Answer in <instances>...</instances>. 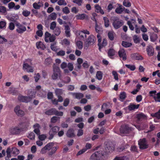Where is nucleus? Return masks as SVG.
I'll return each mask as SVG.
<instances>
[{"instance_id": "nucleus-1", "label": "nucleus", "mask_w": 160, "mask_h": 160, "mask_svg": "<svg viewBox=\"0 0 160 160\" xmlns=\"http://www.w3.org/2000/svg\"><path fill=\"white\" fill-rule=\"evenodd\" d=\"M106 155V152L103 150L96 151L92 154L89 160H103Z\"/></svg>"}, {"instance_id": "nucleus-2", "label": "nucleus", "mask_w": 160, "mask_h": 160, "mask_svg": "<svg viewBox=\"0 0 160 160\" xmlns=\"http://www.w3.org/2000/svg\"><path fill=\"white\" fill-rule=\"evenodd\" d=\"M61 71L59 68L57 66H53V73L52 75L51 78L54 80H57L58 79L61 80Z\"/></svg>"}, {"instance_id": "nucleus-3", "label": "nucleus", "mask_w": 160, "mask_h": 160, "mask_svg": "<svg viewBox=\"0 0 160 160\" xmlns=\"http://www.w3.org/2000/svg\"><path fill=\"white\" fill-rule=\"evenodd\" d=\"M44 113L46 115L48 116L55 115L59 116H62L63 114L62 112L58 111L55 108L46 110L44 112Z\"/></svg>"}, {"instance_id": "nucleus-4", "label": "nucleus", "mask_w": 160, "mask_h": 160, "mask_svg": "<svg viewBox=\"0 0 160 160\" xmlns=\"http://www.w3.org/2000/svg\"><path fill=\"white\" fill-rule=\"evenodd\" d=\"M123 22L120 20L117 17H114L113 19L112 25L116 29H118L121 27L123 24Z\"/></svg>"}, {"instance_id": "nucleus-5", "label": "nucleus", "mask_w": 160, "mask_h": 160, "mask_svg": "<svg viewBox=\"0 0 160 160\" xmlns=\"http://www.w3.org/2000/svg\"><path fill=\"white\" fill-rule=\"evenodd\" d=\"M54 144L53 142H50L45 146L48 151L51 150V151L48 153L49 155L52 156L56 152L57 150L56 147H53Z\"/></svg>"}, {"instance_id": "nucleus-6", "label": "nucleus", "mask_w": 160, "mask_h": 160, "mask_svg": "<svg viewBox=\"0 0 160 160\" xmlns=\"http://www.w3.org/2000/svg\"><path fill=\"white\" fill-rule=\"evenodd\" d=\"M138 144L140 149H144L147 148L148 145L145 138L140 139L138 141Z\"/></svg>"}, {"instance_id": "nucleus-7", "label": "nucleus", "mask_w": 160, "mask_h": 160, "mask_svg": "<svg viewBox=\"0 0 160 160\" xmlns=\"http://www.w3.org/2000/svg\"><path fill=\"white\" fill-rule=\"evenodd\" d=\"M15 25L17 27L16 31L18 33L21 34L26 31L27 30L26 27L19 23L17 22L15 23Z\"/></svg>"}, {"instance_id": "nucleus-8", "label": "nucleus", "mask_w": 160, "mask_h": 160, "mask_svg": "<svg viewBox=\"0 0 160 160\" xmlns=\"http://www.w3.org/2000/svg\"><path fill=\"white\" fill-rule=\"evenodd\" d=\"M95 38L93 35H91L88 38L85 42L86 47H88L89 45H92L95 42Z\"/></svg>"}, {"instance_id": "nucleus-9", "label": "nucleus", "mask_w": 160, "mask_h": 160, "mask_svg": "<svg viewBox=\"0 0 160 160\" xmlns=\"http://www.w3.org/2000/svg\"><path fill=\"white\" fill-rule=\"evenodd\" d=\"M23 69L24 70H26L28 72H32L34 71L33 67L28 63H23Z\"/></svg>"}, {"instance_id": "nucleus-10", "label": "nucleus", "mask_w": 160, "mask_h": 160, "mask_svg": "<svg viewBox=\"0 0 160 160\" xmlns=\"http://www.w3.org/2000/svg\"><path fill=\"white\" fill-rule=\"evenodd\" d=\"M14 111L17 115L19 117H22L24 115V112L20 109L19 106H16L14 109Z\"/></svg>"}, {"instance_id": "nucleus-11", "label": "nucleus", "mask_w": 160, "mask_h": 160, "mask_svg": "<svg viewBox=\"0 0 160 160\" xmlns=\"http://www.w3.org/2000/svg\"><path fill=\"white\" fill-rule=\"evenodd\" d=\"M21 131H22L18 125L14 128H11L10 131V133L13 135L19 134Z\"/></svg>"}, {"instance_id": "nucleus-12", "label": "nucleus", "mask_w": 160, "mask_h": 160, "mask_svg": "<svg viewBox=\"0 0 160 160\" xmlns=\"http://www.w3.org/2000/svg\"><path fill=\"white\" fill-rule=\"evenodd\" d=\"M136 118L137 119V122L138 123L139 122L146 119L147 117L145 114L141 113L137 114Z\"/></svg>"}, {"instance_id": "nucleus-13", "label": "nucleus", "mask_w": 160, "mask_h": 160, "mask_svg": "<svg viewBox=\"0 0 160 160\" xmlns=\"http://www.w3.org/2000/svg\"><path fill=\"white\" fill-rule=\"evenodd\" d=\"M130 130V128L127 125L124 124L121 126L120 132L122 133H128Z\"/></svg>"}, {"instance_id": "nucleus-14", "label": "nucleus", "mask_w": 160, "mask_h": 160, "mask_svg": "<svg viewBox=\"0 0 160 160\" xmlns=\"http://www.w3.org/2000/svg\"><path fill=\"white\" fill-rule=\"evenodd\" d=\"M29 123L28 122H22L18 125L22 131L26 130L29 126Z\"/></svg>"}, {"instance_id": "nucleus-15", "label": "nucleus", "mask_w": 160, "mask_h": 160, "mask_svg": "<svg viewBox=\"0 0 160 160\" xmlns=\"http://www.w3.org/2000/svg\"><path fill=\"white\" fill-rule=\"evenodd\" d=\"M106 151L104 150V151L106 152V154L108 152H112L113 149V147L112 146V145L110 142H108L106 144V147H105Z\"/></svg>"}, {"instance_id": "nucleus-16", "label": "nucleus", "mask_w": 160, "mask_h": 160, "mask_svg": "<svg viewBox=\"0 0 160 160\" xmlns=\"http://www.w3.org/2000/svg\"><path fill=\"white\" fill-rule=\"evenodd\" d=\"M119 56L121 58H122V60L125 61L127 59L126 53L123 49H121L118 52Z\"/></svg>"}, {"instance_id": "nucleus-17", "label": "nucleus", "mask_w": 160, "mask_h": 160, "mask_svg": "<svg viewBox=\"0 0 160 160\" xmlns=\"http://www.w3.org/2000/svg\"><path fill=\"white\" fill-rule=\"evenodd\" d=\"M131 56L132 58L133 59L137 60H142L143 59V57L141 55L137 53L132 54Z\"/></svg>"}, {"instance_id": "nucleus-18", "label": "nucleus", "mask_w": 160, "mask_h": 160, "mask_svg": "<svg viewBox=\"0 0 160 160\" xmlns=\"http://www.w3.org/2000/svg\"><path fill=\"white\" fill-rule=\"evenodd\" d=\"M29 98L28 96H18V99L21 102H28L31 101Z\"/></svg>"}, {"instance_id": "nucleus-19", "label": "nucleus", "mask_w": 160, "mask_h": 160, "mask_svg": "<svg viewBox=\"0 0 160 160\" xmlns=\"http://www.w3.org/2000/svg\"><path fill=\"white\" fill-rule=\"evenodd\" d=\"M146 51L149 56H152L154 55V49L152 46L149 45L147 47Z\"/></svg>"}, {"instance_id": "nucleus-20", "label": "nucleus", "mask_w": 160, "mask_h": 160, "mask_svg": "<svg viewBox=\"0 0 160 160\" xmlns=\"http://www.w3.org/2000/svg\"><path fill=\"white\" fill-rule=\"evenodd\" d=\"M71 94L73 98L79 99L84 96L83 94L81 93L71 92Z\"/></svg>"}, {"instance_id": "nucleus-21", "label": "nucleus", "mask_w": 160, "mask_h": 160, "mask_svg": "<svg viewBox=\"0 0 160 160\" xmlns=\"http://www.w3.org/2000/svg\"><path fill=\"white\" fill-rule=\"evenodd\" d=\"M36 92L34 90H29L28 91V97L30 98L31 100L32 98H34L35 97Z\"/></svg>"}, {"instance_id": "nucleus-22", "label": "nucleus", "mask_w": 160, "mask_h": 160, "mask_svg": "<svg viewBox=\"0 0 160 160\" xmlns=\"http://www.w3.org/2000/svg\"><path fill=\"white\" fill-rule=\"evenodd\" d=\"M95 8L96 9V12L97 13H100L102 15L104 13V11L99 5L97 4L95 5Z\"/></svg>"}, {"instance_id": "nucleus-23", "label": "nucleus", "mask_w": 160, "mask_h": 160, "mask_svg": "<svg viewBox=\"0 0 160 160\" xmlns=\"http://www.w3.org/2000/svg\"><path fill=\"white\" fill-rule=\"evenodd\" d=\"M139 106V104L135 105L132 103H130L128 106V108L129 111H132L134 110L135 109L138 108Z\"/></svg>"}, {"instance_id": "nucleus-24", "label": "nucleus", "mask_w": 160, "mask_h": 160, "mask_svg": "<svg viewBox=\"0 0 160 160\" xmlns=\"http://www.w3.org/2000/svg\"><path fill=\"white\" fill-rule=\"evenodd\" d=\"M37 48H40L42 50H44L46 48V47L43 43L41 42H37L36 43Z\"/></svg>"}, {"instance_id": "nucleus-25", "label": "nucleus", "mask_w": 160, "mask_h": 160, "mask_svg": "<svg viewBox=\"0 0 160 160\" xmlns=\"http://www.w3.org/2000/svg\"><path fill=\"white\" fill-rule=\"evenodd\" d=\"M115 51L113 49H109L108 52V56L111 58H113L112 57L115 55Z\"/></svg>"}, {"instance_id": "nucleus-26", "label": "nucleus", "mask_w": 160, "mask_h": 160, "mask_svg": "<svg viewBox=\"0 0 160 160\" xmlns=\"http://www.w3.org/2000/svg\"><path fill=\"white\" fill-rule=\"evenodd\" d=\"M107 44V40L104 38L103 39L102 42V43H98V45L99 46V49L100 50L103 47L106 46Z\"/></svg>"}, {"instance_id": "nucleus-27", "label": "nucleus", "mask_w": 160, "mask_h": 160, "mask_svg": "<svg viewBox=\"0 0 160 160\" xmlns=\"http://www.w3.org/2000/svg\"><path fill=\"white\" fill-rule=\"evenodd\" d=\"M66 135L68 137H72L74 136L73 130L72 129H69L67 132Z\"/></svg>"}, {"instance_id": "nucleus-28", "label": "nucleus", "mask_w": 160, "mask_h": 160, "mask_svg": "<svg viewBox=\"0 0 160 160\" xmlns=\"http://www.w3.org/2000/svg\"><path fill=\"white\" fill-rule=\"evenodd\" d=\"M95 29L96 32L99 34L102 33L103 32L102 28L98 26L97 23L95 24Z\"/></svg>"}, {"instance_id": "nucleus-29", "label": "nucleus", "mask_w": 160, "mask_h": 160, "mask_svg": "<svg viewBox=\"0 0 160 160\" xmlns=\"http://www.w3.org/2000/svg\"><path fill=\"white\" fill-rule=\"evenodd\" d=\"M124 8V7H122V5H121L119 6V8H117L116 9L115 12L118 14H121L123 11Z\"/></svg>"}, {"instance_id": "nucleus-30", "label": "nucleus", "mask_w": 160, "mask_h": 160, "mask_svg": "<svg viewBox=\"0 0 160 160\" xmlns=\"http://www.w3.org/2000/svg\"><path fill=\"white\" fill-rule=\"evenodd\" d=\"M53 33L57 36H58L61 33L60 28L58 27L53 30Z\"/></svg>"}, {"instance_id": "nucleus-31", "label": "nucleus", "mask_w": 160, "mask_h": 160, "mask_svg": "<svg viewBox=\"0 0 160 160\" xmlns=\"http://www.w3.org/2000/svg\"><path fill=\"white\" fill-rule=\"evenodd\" d=\"M103 20L104 21V26L106 27H108L109 25V21L107 17H104L103 18Z\"/></svg>"}, {"instance_id": "nucleus-32", "label": "nucleus", "mask_w": 160, "mask_h": 160, "mask_svg": "<svg viewBox=\"0 0 160 160\" xmlns=\"http://www.w3.org/2000/svg\"><path fill=\"white\" fill-rule=\"evenodd\" d=\"M19 152V150L16 148L13 147L12 149V153L14 156L18 155Z\"/></svg>"}, {"instance_id": "nucleus-33", "label": "nucleus", "mask_w": 160, "mask_h": 160, "mask_svg": "<svg viewBox=\"0 0 160 160\" xmlns=\"http://www.w3.org/2000/svg\"><path fill=\"white\" fill-rule=\"evenodd\" d=\"M6 27V22L5 21H0V30L4 29Z\"/></svg>"}, {"instance_id": "nucleus-34", "label": "nucleus", "mask_w": 160, "mask_h": 160, "mask_svg": "<svg viewBox=\"0 0 160 160\" xmlns=\"http://www.w3.org/2000/svg\"><path fill=\"white\" fill-rule=\"evenodd\" d=\"M102 73L100 71H98L96 74V78L99 80H101L102 78Z\"/></svg>"}, {"instance_id": "nucleus-35", "label": "nucleus", "mask_w": 160, "mask_h": 160, "mask_svg": "<svg viewBox=\"0 0 160 160\" xmlns=\"http://www.w3.org/2000/svg\"><path fill=\"white\" fill-rule=\"evenodd\" d=\"M55 93L57 96H61L63 93L62 89L56 88L55 90Z\"/></svg>"}, {"instance_id": "nucleus-36", "label": "nucleus", "mask_w": 160, "mask_h": 160, "mask_svg": "<svg viewBox=\"0 0 160 160\" xmlns=\"http://www.w3.org/2000/svg\"><path fill=\"white\" fill-rule=\"evenodd\" d=\"M122 45L124 47L128 48L131 46L132 45V44L131 43L123 41L122 42Z\"/></svg>"}, {"instance_id": "nucleus-37", "label": "nucleus", "mask_w": 160, "mask_h": 160, "mask_svg": "<svg viewBox=\"0 0 160 160\" xmlns=\"http://www.w3.org/2000/svg\"><path fill=\"white\" fill-rule=\"evenodd\" d=\"M61 80L62 82L65 84H68L70 82L71 78L67 76L64 78L63 80Z\"/></svg>"}, {"instance_id": "nucleus-38", "label": "nucleus", "mask_w": 160, "mask_h": 160, "mask_svg": "<svg viewBox=\"0 0 160 160\" xmlns=\"http://www.w3.org/2000/svg\"><path fill=\"white\" fill-rule=\"evenodd\" d=\"M85 14H78L76 16V18L78 20H83L85 18Z\"/></svg>"}, {"instance_id": "nucleus-39", "label": "nucleus", "mask_w": 160, "mask_h": 160, "mask_svg": "<svg viewBox=\"0 0 160 160\" xmlns=\"http://www.w3.org/2000/svg\"><path fill=\"white\" fill-rule=\"evenodd\" d=\"M59 130V128L58 126H55L52 128L50 130L52 132H54L55 134L57 133V132Z\"/></svg>"}, {"instance_id": "nucleus-40", "label": "nucleus", "mask_w": 160, "mask_h": 160, "mask_svg": "<svg viewBox=\"0 0 160 160\" xmlns=\"http://www.w3.org/2000/svg\"><path fill=\"white\" fill-rule=\"evenodd\" d=\"M153 98L156 102H160V92L156 94V96H153Z\"/></svg>"}, {"instance_id": "nucleus-41", "label": "nucleus", "mask_w": 160, "mask_h": 160, "mask_svg": "<svg viewBox=\"0 0 160 160\" xmlns=\"http://www.w3.org/2000/svg\"><path fill=\"white\" fill-rule=\"evenodd\" d=\"M158 38L157 34H152L150 36V39L151 41L154 42Z\"/></svg>"}, {"instance_id": "nucleus-42", "label": "nucleus", "mask_w": 160, "mask_h": 160, "mask_svg": "<svg viewBox=\"0 0 160 160\" xmlns=\"http://www.w3.org/2000/svg\"><path fill=\"white\" fill-rule=\"evenodd\" d=\"M52 62V60L51 58H48L45 60V64L47 66H48L51 64Z\"/></svg>"}, {"instance_id": "nucleus-43", "label": "nucleus", "mask_w": 160, "mask_h": 160, "mask_svg": "<svg viewBox=\"0 0 160 160\" xmlns=\"http://www.w3.org/2000/svg\"><path fill=\"white\" fill-rule=\"evenodd\" d=\"M49 17L51 20H54L57 18V14L55 12H52L50 14Z\"/></svg>"}, {"instance_id": "nucleus-44", "label": "nucleus", "mask_w": 160, "mask_h": 160, "mask_svg": "<svg viewBox=\"0 0 160 160\" xmlns=\"http://www.w3.org/2000/svg\"><path fill=\"white\" fill-rule=\"evenodd\" d=\"M57 23L56 22L53 21L51 22L50 25V29L52 30H54L56 28H57L58 27H57Z\"/></svg>"}, {"instance_id": "nucleus-45", "label": "nucleus", "mask_w": 160, "mask_h": 160, "mask_svg": "<svg viewBox=\"0 0 160 160\" xmlns=\"http://www.w3.org/2000/svg\"><path fill=\"white\" fill-rule=\"evenodd\" d=\"M123 5L126 7H129L131 6V3L129 1L124 0L123 2Z\"/></svg>"}, {"instance_id": "nucleus-46", "label": "nucleus", "mask_w": 160, "mask_h": 160, "mask_svg": "<svg viewBox=\"0 0 160 160\" xmlns=\"http://www.w3.org/2000/svg\"><path fill=\"white\" fill-rule=\"evenodd\" d=\"M126 97V94L125 92H121L119 95V98L120 99L123 100Z\"/></svg>"}, {"instance_id": "nucleus-47", "label": "nucleus", "mask_w": 160, "mask_h": 160, "mask_svg": "<svg viewBox=\"0 0 160 160\" xmlns=\"http://www.w3.org/2000/svg\"><path fill=\"white\" fill-rule=\"evenodd\" d=\"M114 33L113 32H108V35L109 39L111 40H113L114 39Z\"/></svg>"}, {"instance_id": "nucleus-48", "label": "nucleus", "mask_w": 160, "mask_h": 160, "mask_svg": "<svg viewBox=\"0 0 160 160\" xmlns=\"http://www.w3.org/2000/svg\"><path fill=\"white\" fill-rule=\"evenodd\" d=\"M125 66L131 71H134L136 68L135 66L130 64H126Z\"/></svg>"}, {"instance_id": "nucleus-49", "label": "nucleus", "mask_w": 160, "mask_h": 160, "mask_svg": "<svg viewBox=\"0 0 160 160\" xmlns=\"http://www.w3.org/2000/svg\"><path fill=\"white\" fill-rule=\"evenodd\" d=\"M57 3L60 6H66L67 4V3L66 2L65 0H59L58 2Z\"/></svg>"}, {"instance_id": "nucleus-50", "label": "nucleus", "mask_w": 160, "mask_h": 160, "mask_svg": "<svg viewBox=\"0 0 160 160\" xmlns=\"http://www.w3.org/2000/svg\"><path fill=\"white\" fill-rule=\"evenodd\" d=\"M60 118L59 117L53 116L51 119V122L52 123H55L58 119H59Z\"/></svg>"}, {"instance_id": "nucleus-51", "label": "nucleus", "mask_w": 160, "mask_h": 160, "mask_svg": "<svg viewBox=\"0 0 160 160\" xmlns=\"http://www.w3.org/2000/svg\"><path fill=\"white\" fill-rule=\"evenodd\" d=\"M133 39L134 42L136 43H138L139 42V38L137 35H134L133 37Z\"/></svg>"}, {"instance_id": "nucleus-52", "label": "nucleus", "mask_w": 160, "mask_h": 160, "mask_svg": "<svg viewBox=\"0 0 160 160\" xmlns=\"http://www.w3.org/2000/svg\"><path fill=\"white\" fill-rule=\"evenodd\" d=\"M28 137L30 139H34L35 137V134L33 132H30L28 134Z\"/></svg>"}, {"instance_id": "nucleus-53", "label": "nucleus", "mask_w": 160, "mask_h": 160, "mask_svg": "<svg viewBox=\"0 0 160 160\" xmlns=\"http://www.w3.org/2000/svg\"><path fill=\"white\" fill-rule=\"evenodd\" d=\"M113 160H129V159L128 157L125 156L122 158L116 157Z\"/></svg>"}, {"instance_id": "nucleus-54", "label": "nucleus", "mask_w": 160, "mask_h": 160, "mask_svg": "<svg viewBox=\"0 0 160 160\" xmlns=\"http://www.w3.org/2000/svg\"><path fill=\"white\" fill-rule=\"evenodd\" d=\"M31 13V12L29 11L28 10H24L22 12V14L25 17H27L29 16Z\"/></svg>"}, {"instance_id": "nucleus-55", "label": "nucleus", "mask_w": 160, "mask_h": 160, "mask_svg": "<svg viewBox=\"0 0 160 160\" xmlns=\"http://www.w3.org/2000/svg\"><path fill=\"white\" fill-rule=\"evenodd\" d=\"M76 44L78 49H81L82 48V42L80 41H77Z\"/></svg>"}, {"instance_id": "nucleus-56", "label": "nucleus", "mask_w": 160, "mask_h": 160, "mask_svg": "<svg viewBox=\"0 0 160 160\" xmlns=\"http://www.w3.org/2000/svg\"><path fill=\"white\" fill-rule=\"evenodd\" d=\"M70 101L69 99L68 98H66L64 100L63 103V105L64 107H67Z\"/></svg>"}, {"instance_id": "nucleus-57", "label": "nucleus", "mask_w": 160, "mask_h": 160, "mask_svg": "<svg viewBox=\"0 0 160 160\" xmlns=\"http://www.w3.org/2000/svg\"><path fill=\"white\" fill-rule=\"evenodd\" d=\"M112 74L114 77V78L116 80H118V74L117 72L115 71H113L112 72Z\"/></svg>"}, {"instance_id": "nucleus-58", "label": "nucleus", "mask_w": 160, "mask_h": 160, "mask_svg": "<svg viewBox=\"0 0 160 160\" xmlns=\"http://www.w3.org/2000/svg\"><path fill=\"white\" fill-rule=\"evenodd\" d=\"M62 11L63 13L66 14H68L70 12V11L69 8L67 7H65L63 8L62 9Z\"/></svg>"}, {"instance_id": "nucleus-59", "label": "nucleus", "mask_w": 160, "mask_h": 160, "mask_svg": "<svg viewBox=\"0 0 160 160\" xmlns=\"http://www.w3.org/2000/svg\"><path fill=\"white\" fill-rule=\"evenodd\" d=\"M65 52L64 51L61 50L57 52V55L58 56H63L65 55Z\"/></svg>"}, {"instance_id": "nucleus-60", "label": "nucleus", "mask_w": 160, "mask_h": 160, "mask_svg": "<svg viewBox=\"0 0 160 160\" xmlns=\"http://www.w3.org/2000/svg\"><path fill=\"white\" fill-rule=\"evenodd\" d=\"M35 76H34V78L35 79V82H37L40 78V75L39 73H38L36 74H35Z\"/></svg>"}, {"instance_id": "nucleus-61", "label": "nucleus", "mask_w": 160, "mask_h": 160, "mask_svg": "<svg viewBox=\"0 0 160 160\" xmlns=\"http://www.w3.org/2000/svg\"><path fill=\"white\" fill-rule=\"evenodd\" d=\"M70 71H72L73 69V64L70 62H69L67 64V66Z\"/></svg>"}, {"instance_id": "nucleus-62", "label": "nucleus", "mask_w": 160, "mask_h": 160, "mask_svg": "<svg viewBox=\"0 0 160 160\" xmlns=\"http://www.w3.org/2000/svg\"><path fill=\"white\" fill-rule=\"evenodd\" d=\"M56 43H53L51 44L50 48L51 49L54 51H56L57 50V48L56 46H55Z\"/></svg>"}, {"instance_id": "nucleus-63", "label": "nucleus", "mask_w": 160, "mask_h": 160, "mask_svg": "<svg viewBox=\"0 0 160 160\" xmlns=\"http://www.w3.org/2000/svg\"><path fill=\"white\" fill-rule=\"evenodd\" d=\"M127 24L129 26V27L131 30L133 31L134 30V27L132 24L131 21H128L127 22Z\"/></svg>"}, {"instance_id": "nucleus-64", "label": "nucleus", "mask_w": 160, "mask_h": 160, "mask_svg": "<svg viewBox=\"0 0 160 160\" xmlns=\"http://www.w3.org/2000/svg\"><path fill=\"white\" fill-rule=\"evenodd\" d=\"M84 109L85 111L88 112L91 109V107L90 105H88L84 107Z\"/></svg>"}]
</instances>
